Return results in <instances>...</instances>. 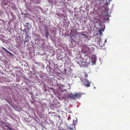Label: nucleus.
Here are the masks:
<instances>
[{"label": "nucleus", "instance_id": "7ed1b4c3", "mask_svg": "<svg viewBox=\"0 0 130 130\" xmlns=\"http://www.w3.org/2000/svg\"><path fill=\"white\" fill-rule=\"evenodd\" d=\"M81 81L84 83V84L87 87L90 86V83L89 82L88 80L85 78L84 79H82L81 78Z\"/></svg>", "mask_w": 130, "mask_h": 130}, {"label": "nucleus", "instance_id": "f3484780", "mask_svg": "<svg viewBox=\"0 0 130 130\" xmlns=\"http://www.w3.org/2000/svg\"><path fill=\"white\" fill-rule=\"evenodd\" d=\"M73 122H74V120H73Z\"/></svg>", "mask_w": 130, "mask_h": 130}, {"label": "nucleus", "instance_id": "1a4fd4ad", "mask_svg": "<svg viewBox=\"0 0 130 130\" xmlns=\"http://www.w3.org/2000/svg\"><path fill=\"white\" fill-rule=\"evenodd\" d=\"M66 130H73V129L72 127H69L67 128Z\"/></svg>", "mask_w": 130, "mask_h": 130}, {"label": "nucleus", "instance_id": "0eeeda50", "mask_svg": "<svg viewBox=\"0 0 130 130\" xmlns=\"http://www.w3.org/2000/svg\"><path fill=\"white\" fill-rule=\"evenodd\" d=\"M45 35H46V38H48L49 34L48 31L47 29H46V31L45 32Z\"/></svg>", "mask_w": 130, "mask_h": 130}, {"label": "nucleus", "instance_id": "9b49d317", "mask_svg": "<svg viewBox=\"0 0 130 130\" xmlns=\"http://www.w3.org/2000/svg\"><path fill=\"white\" fill-rule=\"evenodd\" d=\"M88 75L87 74H85V78H87V77L88 76Z\"/></svg>", "mask_w": 130, "mask_h": 130}, {"label": "nucleus", "instance_id": "20e7f679", "mask_svg": "<svg viewBox=\"0 0 130 130\" xmlns=\"http://www.w3.org/2000/svg\"><path fill=\"white\" fill-rule=\"evenodd\" d=\"M87 62H82L81 63L80 65V67H86L89 65L90 63L87 60Z\"/></svg>", "mask_w": 130, "mask_h": 130}, {"label": "nucleus", "instance_id": "f8f14e48", "mask_svg": "<svg viewBox=\"0 0 130 130\" xmlns=\"http://www.w3.org/2000/svg\"><path fill=\"white\" fill-rule=\"evenodd\" d=\"M25 37H26V39H27V38H29V37H28V36H26Z\"/></svg>", "mask_w": 130, "mask_h": 130}, {"label": "nucleus", "instance_id": "dca6fc26", "mask_svg": "<svg viewBox=\"0 0 130 130\" xmlns=\"http://www.w3.org/2000/svg\"><path fill=\"white\" fill-rule=\"evenodd\" d=\"M26 41H27L28 40H26Z\"/></svg>", "mask_w": 130, "mask_h": 130}, {"label": "nucleus", "instance_id": "6e6552de", "mask_svg": "<svg viewBox=\"0 0 130 130\" xmlns=\"http://www.w3.org/2000/svg\"><path fill=\"white\" fill-rule=\"evenodd\" d=\"M104 29H101L100 28L99 30V32L100 34H102V32H103L104 31Z\"/></svg>", "mask_w": 130, "mask_h": 130}, {"label": "nucleus", "instance_id": "2eb2a0df", "mask_svg": "<svg viewBox=\"0 0 130 130\" xmlns=\"http://www.w3.org/2000/svg\"><path fill=\"white\" fill-rule=\"evenodd\" d=\"M26 24H28V23H26Z\"/></svg>", "mask_w": 130, "mask_h": 130}, {"label": "nucleus", "instance_id": "f03ea898", "mask_svg": "<svg viewBox=\"0 0 130 130\" xmlns=\"http://www.w3.org/2000/svg\"><path fill=\"white\" fill-rule=\"evenodd\" d=\"M89 56V58L88 61L89 62V63H91L92 64H94L96 61V57L95 55L92 56L90 59V57Z\"/></svg>", "mask_w": 130, "mask_h": 130}, {"label": "nucleus", "instance_id": "4468645a", "mask_svg": "<svg viewBox=\"0 0 130 130\" xmlns=\"http://www.w3.org/2000/svg\"><path fill=\"white\" fill-rule=\"evenodd\" d=\"M95 87H94V89H95Z\"/></svg>", "mask_w": 130, "mask_h": 130}, {"label": "nucleus", "instance_id": "ddd939ff", "mask_svg": "<svg viewBox=\"0 0 130 130\" xmlns=\"http://www.w3.org/2000/svg\"><path fill=\"white\" fill-rule=\"evenodd\" d=\"M107 41V40L106 39H105V41L104 42V44L105 43H106Z\"/></svg>", "mask_w": 130, "mask_h": 130}, {"label": "nucleus", "instance_id": "423d86ee", "mask_svg": "<svg viewBox=\"0 0 130 130\" xmlns=\"http://www.w3.org/2000/svg\"><path fill=\"white\" fill-rule=\"evenodd\" d=\"M81 96V94L79 93H76L74 95V96L77 98L80 97Z\"/></svg>", "mask_w": 130, "mask_h": 130}, {"label": "nucleus", "instance_id": "39448f33", "mask_svg": "<svg viewBox=\"0 0 130 130\" xmlns=\"http://www.w3.org/2000/svg\"><path fill=\"white\" fill-rule=\"evenodd\" d=\"M96 42L101 47H103L104 45V43L102 42L101 39L100 38L98 40H97Z\"/></svg>", "mask_w": 130, "mask_h": 130}, {"label": "nucleus", "instance_id": "9d476101", "mask_svg": "<svg viewBox=\"0 0 130 130\" xmlns=\"http://www.w3.org/2000/svg\"><path fill=\"white\" fill-rule=\"evenodd\" d=\"M80 35L81 36H85V37H86V35L85 34H81V33H80Z\"/></svg>", "mask_w": 130, "mask_h": 130}, {"label": "nucleus", "instance_id": "f257e3e1", "mask_svg": "<svg viewBox=\"0 0 130 130\" xmlns=\"http://www.w3.org/2000/svg\"><path fill=\"white\" fill-rule=\"evenodd\" d=\"M82 51V53L85 54V56H89V55L91 53V52L90 48L86 45L84 46Z\"/></svg>", "mask_w": 130, "mask_h": 130}]
</instances>
